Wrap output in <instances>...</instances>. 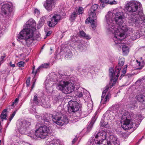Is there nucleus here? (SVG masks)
Wrapping results in <instances>:
<instances>
[{"label": "nucleus", "mask_w": 145, "mask_h": 145, "mask_svg": "<svg viewBox=\"0 0 145 145\" xmlns=\"http://www.w3.org/2000/svg\"><path fill=\"white\" fill-rule=\"evenodd\" d=\"M72 52H71L70 51L69 52V54L68 55V56H71L72 55Z\"/></svg>", "instance_id": "nucleus-61"}, {"label": "nucleus", "mask_w": 145, "mask_h": 145, "mask_svg": "<svg viewBox=\"0 0 145 145\" xmlns=\"http://www.w3.org/2000/svg\"><path fill=\"white\" fill-rule=\"evenodd\" d=\"M106 17L107 32L114 34L113 40L116 44L122 43L121 40L125 37V33L128 30L127 26L123 25V13L118 12L114 14L112 12H109Z\"/></svg>", "instance_id": "nucleus-1"}, {"label": "nucleus", "mask_w": 145, "mask_h": 145, "mask_svg": "<svg viewBox=\"0 0 145 145\" xmlns=\"http://www.w3.org/2000/svg\"><path fill=\"white\" fill-rule=\"evenodd\" d=\"M17 110L14 111L12 114L10 116V118L9 119V121H11L12 120V119L15 115Z\"/></svg>", "instance_id": "nucleus-45"}, {"label": "nucleus", "mask_w": 145, "mask_h": 145, "mask_svg": "<svg viewBox=\"0 0 145 145\" xmlns=\"http://www.w3.org/2000/svg\"><path fill=\"white\" fill-rule=\"evenodd\" d=\"M12 5L11 3H7L3 5L1 8V14L2 15H7L12 10Z\"/></svg>", "instance_id": "nucleus-16"}, {"label": "nucleus", "mask_w": 145, "mask_h": 145, "mask_svg": "<svg viewBox=\"0 0 145 145\" xmlns=\"http://www.w3.org/2000/svg\"><path fill=\"white\" fill-rule=\"evenodd\" d=\"M16 125L19 132L24 134L30 130L31 123L25 120H21L18 121Z\"/></svg>", "instance_id": "nucleus-7"}, {"label": "nucleus", "mask_w": 145, "mask_h": 145, "mask_svg": "<svg viewBox=\"0 0 145 145\" xmlns=\"http://www.w3.org/2000/svg\"><path fill=\"white\" fill-rule=\"evenodd\" d=\"M36 79H34V80H33V85H32V86L31 87V90H32L33 88L34 87V86H35V82H36Z\"/></svg>", "instance_id": "nucleus-50"}, {"label": "nucleus", "mask_w": 145, "mask_h": 145, "mask_svg": "<svg viewBox=\"0 0 145 145\" xmlns=\"http://www.w3.org/2000/svg\"><path fill=\"white\" fill-rule=\"evenodd\" d=\"M12 45H13V46H15V44H14V42H13V43H12Z\"/></svg>", "instance_id": "nucleus-63"}, {"label": "nucleus", "mask_w": 145, "mask_h": 145, "mask_svg": "<svg viewBox=\"0 0 145 145\" xmlns=\"http://www.w3.org/2000/svg\"><path fill=\"white\" fill-rule=\"evenodd\" d=\"M110 122H106L103 120H101L100 125L101 126L105 127L106 128H108L110 127L109 124Z\"/></svg>", "instance_id": "nucleus-25"}, {"label": "nucleus", "mask_w": 145, "mask_h": 145, "mask_svg": "<svg viewBox=\"0 0 145 145\" xmlns=\"http://www.w3.org/2000/svg\"><path fill=\"white\" fill-rule=\"evenodd\" d=\"M61 19V16L58 14H55L48 22V25L50 27H54Z\"/></svg>", "instance_id": "nucleus-15"}, {"label": "nucleus", "mask_w": 145, "mask_h": 145, "mask_svg": "<svg viewBox=\"0 0 145 145\" xmlns=\"http://www.w3.org/2000/svg\"><path fill=\"white\" fill-rule=\"evenodd\" d=\"M36 130V135L38 138L44 139L48 136L50 129L47 126L42 125L39 126Z\"/></svg>", "instance_id": "nucleus-10"}, {"label": "nucleus", "mask_w": 145, "mask_h": 145, "mask_svg": "<svg viewBox=\"0 0 145 145\" xmlns=\"http://www.w3.org/2000/svg\"><path fill=\"white\" fill-rule=\"evenodd\" d=\"M7 111V109H5L2 112V113H3V114H6L5 113Z\"/></svg>", "instance_id": "nucleus-58"}, {"label": "nucleus", "mask_w": 145, "mask_h": 145, "mask_svg": "<svg viewBox=\"0 0 145 145\" xmlns=\"http://www.w3.org/2000/svg\"><path fill=\"white\" fill-rule=\"evenodd\" d=\"M137 62V65L139 66H140V68H138V69H141L142 68V67L143 66V65H142L140 62V61H138V60H137L136 61Z\"/></svg>", "instance_id": "nucleus-48"}, {"label": "nucleus", "mask_w": 145, "mask_h": 145, "mask_svg": "<svg viewBox=\"0 0 145 145\" xmlns=\"http://www.w3.org/2000/svg\"><path fill=\"white\" fill-rule=\"evenodd\" d=\"M118 110V108L117 105L113 106L112 107V111H111L114 115H116L117 113Z\"/></svg>", "instance_id": "nucleus-32"}, {"label": "nucleus", "mask_w": 145, "mask_h": 145, "mask_svg": "<svg viewBox=\"0 0 145 145\" xmlns=\"http://www.w3.org/2000/svg\"><path fill=\"white\" fill-rule=\"evenodd\" d=\"M110 94L109 93H108L103 101V103H106L107 101H109V99L110 98Z\"/></svg>", "instance_id": "nucleus-33"}, {"label": "nucleus", "mask_w": 145, "mask_h": 145, "mask_svg": "<svg viewBox=\"0 0 145 145\" xmlns=\"http://www.w3.org/2000/svg\"><path fill=\"white\" fill-rule=\"evenodd\" d=\"M98 5L95 4L92 5L90 9L89 18L90 21L92 24L94 23V21L97 18L96 14L95 12L98 9ZM92 26L93 28L95 27L93 24L92 25Z\"/></svg>", "instance_id": "nucleus-13"}, {"label": "nucleus", "mask_w": 145, "mask_h": 145, "mask_svg": "<svg viewBox=\"0 0 145 145\" xmlns=\"http://www.w3.org/2000/svg\"><path fill=\"white\" fill-rule=\"evenodd\" d=\"M36 118H40V119L41 118H40V116H39H39H38V115H37V116H36Z\"/></svg>", "instance_id": "nucleus-62"}, {"label": "nucleus", "mask_w": 145, "mask_h": 145, "mask_svg": "<svg viewBox=\"0 0 145 145\" xmlns=\"http://www.w3.org/2000/svg\"><path fill=\"white\" fill-rule=\"evenodd\" d=\"M130 22L134 23L136 25L137 24H142L145 25V16H141L140 18L139 15L137 14L134 16L132 15L129 17Z\"/></svg>", "instance_id": "nucleus-11"}, {"label": "nucleus", "mask_w": 145, "mask_h": 145, "mask_svg": "<svg viewBox=\"0 0 145 145\" xmlns=\"http://www.w3.org/2000/svg\"><path fill=\"white\" fill-rule=\"evenodd\" d=\"M49 86L48 84H45V88L46 90H49L48 88V86Z\"/></svg>", "instance_id": "nucleus-55"}, {"label": "nucleus", "mask_w": 145, "mask_h": 145, "mask_svg": "<svg viewBox=\"0 0 145 145\" xmlns=\"http://www.w3.org/2000/svg\"><path fill=\"white\" fill-rule=\"evenodd\" d=\"M51 33V32L50 31L48 32L46 34V36H49L50 35Z\"/></svg>", "instance_id": "nucleus-56"}, {"label": "nucleus", "mask_w": 145, "mask_h": 145, "mask_svg": "<svg viewBox=\"0 0 145 145\" xmlns=\"http://www.w3.org/2000/svg\"><path fill=\"white\" fill-rule=\"evenodd\" d=\"M61 107V106H59L58 107V109L59 110V109Z\"/></svg>", "instance_id": "nucleus-64"}, {"label": "nucleus", "mask_w": 145, "mask_h": 145, "mask_svg": "<svg viewBox=\"0 0 145 145\" xmlns=\"http://www.w3.org/2000/svg\"><path fill=\"white\" fill-rule=\"evenodd\" d=\"M24 134H27L31 138L34 139H37L38 138L37 136L36 135V130H35V132L33 131H31L30 132H28V131H27V132Z\"/></svg>", "instance_id": "nucleus-20"}, {"label": "nucleus", "mask_w": 145, "mask_h": 145, "mask_svg": "<svg viewBox=\"0 0 145 145\" xmlns=\"http://www.w3.org/2000/svg\"><path fill=\"white\" fill-rule=\"evenodd\" d=\"M52 120L56 124L61 126L69 122L66 116L61 113L60 111L53 115Z\"/></svg>", "instance_id": "nucleus-8"}, {"label": "nucleus", "mask_w": 145, "mask_h": 145, "mask_svg": "<svg viewBox=\"0 0 145 145\" xmlns=\"http://www.w3.org/2000/svg\"><path fill=\"white\" fill-rule=\"evenodd\" d=\"M116 115H114V114H113L112 112L108 114L106 117L107 120H108V122H111V120H113L114 119V116Z\"/></svg>", "instance_id": "nucleus-24"}, {"label": "nucleus", "mask_w": 145, "mask_h": 145, "mask_svg": "<svg viewBox=\"0 0 145 145\" xmlns=\"http://www.w3.org/2000/svg\"><path fill=\"white\" fill-rule=\"evenodd\" d=\"M34 12L37 15L39 14H40V12L37 9H35Z\"/></svg>", "instance_id": "nucleus-52"}, {"label": "nucleus", "mask_w": 145, "mask_h": 145, "mask_svg": "<svg viewBox=\"0 0 145 145\" xmlns=\"http://www.w3.org/2000/svg\"><path fill=\"white\" fill-rule=\"evenodd\" d=\"M7 117V114H3L1 113L0 116V120L2 119V121H3V120L6 119Z\"/></svg>", "instance_id": "nucleus-41"}, {"label": "nucleus", "mask_w": 145, "mask_h": 145, "mask_svg": "<svg viewBox=\"0 0 145 145\" xmlns=\"http://www.w3.org/2000/svg\"><path fill=\"white\" fill-rule=\"evenodd\" d=\"M68 111L70 113H75L77 116H80L82 113L78 103L76 101L70 100L67 105Z\"/></svg>", "instance_id": "nucleus-6"}, {"label": "nucleus", "mask_w": 145, "mask_h": 145, "mask_svg": "<svg viewBox=\"0 0 145 145\" xmlns=\"http://www.w3.org/2000/svg\"><path fill=\"white\" fill-rule=\"evenodd\" d=\"M96 114H95V116L92 117L90 123L88 127L87 131H89L91 129L93 126V124L96 120Z\"/></svg>", "instance_id": "nucleus-21"}, {"label": "nucleus", "mask_w": 145, "mask_h": 145, "mask_svg": "<svg viewBox=\"0 0 145 145\" xmlns=\"http://www.w3.org/2000/svg\"><path fill=\"white\" fill-rule=\"evenodd\" d=\"M102 2V3H108L111 5L116 4H117V2L115 1H113L112 2L110 1L109 0H100Z\"/></svg>", "instance_id": "nucleus-31"}, {"label": "nucleus", "mask_w": 145, "mask_h": 145, "mask_svg": "<svg viewBox=\"0 0 145 145\" xmlns=\"http://www.w3.org/2000/svg\"><path fill=\"white\" fill-rule=\"evenodd\" d=\"M10 65L12 67H14L15 66V64H12V63L11 62H10Z\"/></svg>", "instance_id": "nucleus-54"}, {"label": "nucleus", "mask_w": 145, "mask_h": 145, "mask_svg": "<svg viewBox=\"0 0 145 145\" xmlns=\"http://www.w3.org/2000/svg\"><path fill=\"white\" fill-rule=\"evenodd\" d=\"M80 35L83 38L86 39L87 40H89L91 38V37L90 36L86 35L83 31H80Z\"/></svg>", "instance_id": "nucleus-27"}, {"label": "nucleus", "mask_w": 145, "mask_h": 145, "mask_svg": "<svg viewBox=\"0 0 145 145\" xmlns=\"http://www.w3.org/2000/svg\"><path fill=\"white\" fill-rule=\"evenodd\" d=\"M35 69V66L34 65H33V70H32V73L33 74H35V75H36V74L38 72H36V71L35 72L34 71V70Z\"/></svg>", "instance_id": "nucleus-51"}, {"label": "nucleus", "mask_w": 145, "mask_h": 145, "mask_svg": "<svg viewBox=\"0 0 145 145\" xmlns=\"http://www.w3.org/2000/svg\"><path fill=\"white\" fill-rule=\"evenodd\" d=\"M127 65H125V67L123 68V70L122 72L123 74H122L121 75V76L120 77H121L122 76H123L124 74H125L126 73V71L127 70Z\"/></svg>", "instance_id": "nucleus-43"}, {"label": "nucleus", "mask_w": 145, "mask_h": 145, "mask_svg": "<svg viewBox=\"0 0 145 145\" xmlns=\"http://www.w3.org/2000/svg\"><path fill=\"white\" fill-rule=\"evenodd\" d=\"M107 133L105 131L102 130L99 132L95 136V140L96 144L98 145L102 144V141L104 139H106Z\"/></svg>", "instance_id": "nucleus-14"}, {"label": "nucleus", "mask_w": 145, "mask_h": 145, "mask_svg": "<svg viewBox=\"0 0 145 145\" xmlns=\"http://www.w3.org/2000/svg\"><path fill=\"white\" fill-rule=\"evenodd\" d=\"M78 50L81 52H84L87 49L86 46L84 45H83L81 43H80L77 46Z\"/></svg>", "instance_id": "nucleus-22"}, {"label": "nucleus", "mask_w": 145, "mask_h": 145, "mask_svg": "<svg viewBox=\"0 0 145 145\" xmlns=\"http://www.w3.org/2000/svg\"><path fill=\"white\" fill-rule=\"evenodd\" d=\"M106 91H103L102 93L101 99V103H102V101L103 100V99L106 94Z\"/></svg>", "instance_id": "nucleus-46"}, {"label": "nucleus", "mask_w": 145, "mask_h": 145, "mask_svg": "<svg viewBox=\"0 0 145 145\" xmlns=\"http://www.w3.org/2000/svg\"><path fill=\"white\" fill-rule=\"evenodd\" d=\"M53 115L51 114H48L45 113L44 114L43 117H42V120L44 121V123L45 122H49L52 118H53Z\"/></svg>", "instance_id": "nucleus-19"}, {"label": "nucleus", "mask_w": 145, "mask_h": 145, "mask_svg": "<svg viewBox=\"0 0 145 145\" xmlns=\"http://www.w3.org/2000/svg\"><path fill=\"white\" fill-rule=\"evenodd\" d=\"M35 21L31 19L29 20L24 25V28L20 33L17 37V40L23 39L24 45L28 46L33 42L34 32L36 30Z\"/></svg>", "instance_id": "nucleus-2"}, {"label": "nucleus", "mask_w": 145, "mask_h": 145, "mask_svg": "<svg viewBox=\"0 0 145 145\" xmlns=\"http://www.w3.org/2000/svg\"><path fill=\"white\" fill-rule=\"evenodd\" d=\"M96 22V20H95L94 21V23H93V24L94 25V26H95V27H93L92 26V25H93V24H92V23H91V21H90V18H89V19L88 20V18L85 21V23L86 24H87L88 23H89L90 22L91 24V27H92V28L93 29H94L95 28V27H96V25H95V22Z\"/></svg>", "instance_id": "nucleus-38"}, {"label": "nucleus", "mask_w": 145, "mask_h": 145, "mask_svg": "<svg viewBox=\"0 0 145 145\" xmlns=\"http://www.w3.org/2000/svg\"><path fill=\"white\" fill-rule=\"evenodd\" d=\"M19 99L18 98H16L15 99L13 103L12 104L8 106L12 108H14V105H16L18 103Z\"/></svg>", "instance_id": "nucleus-37"}, {"label": "nucleus", "mask_w": 145, "mask_h": 145, "mask_svg": "<svg viewBox=\"0 0 145 145\" xmlns=\"http://www.w3.org/2000/svg\"><path fill=\"white\" fill-rule=\"evenodd\" d=\"M125 62V59L123 57H120L118 61V64L119 65V66H117L116 67V68L117 67H121H121L123 66L124 63ZM116 70V69H115Z\"/></svg>", "instance_id": "nucleus-28"}, {"label": "nucleus", "mask_w": 145, "mask_h": 145, "mask_svg": "<svg viewBox=\"0 0 145 145\" xmlns=\"http://www.w3.org/2000/svg\"><path fill=\"white\" fill-rule=\"evenodd\" d=\"M75 93L76 96L79 97H81L83 96V94L82 92H80V91H75Z\"/></svg>", "instance_id": "nucleus-39"}, {"label": "nucleus", "mask_w": 145, "mask_h": 145, "mask_svg": "<svg viewBox=\"0 0 145 145\" xmlns=\"http://www.w3.org/2000/svg\"><path fill=\"white\" fill-rule=\"evenodd\" d=\"M121 70L120 67H117L116 70L114 71L113 69L111 68L109 70V76L110 78V82H112V84H109L107 85L105 88V89L104 91H108L112 87L115 85L116 81L118 79V77L119 76V74Z\"/></svg>", "instance_id": "nucleus-4"}, {"label": "nucleus", "mask_w": 145, "mask_h": 145, "mask_svg": "<svg viewBox=\"0 0 145 145\" xmlns=\"http://www.w3.org/2000/svg\"><path fill=\"white\" fill-rule=\"evenodd\" d=\"M84 12V9L80 7H77L76 8L75 12H73L72 14L71 17L73 19H74L76 16L77 14H82Z\"/></svg>", "instance_id": "nucleus-18"}, {"label": "nucleus", "mask_w": 145, "mask_h": 145, "mask_svg": "<svg viewBox=\"0 0 145 145\" xmlns=\"http://www.w3.org/2000/svg\"><path fill=\"white\" fill-rule=\"evenodd\" d=\"M141 6V4L140 2L134 1H131L126 4L125 9L128 12L132 13L136 12L137 13L130 15L129 17L132 15L135 16L141 14L142 13Z\"/></svg>", "instance_id": "nucleus-3"}, {"label": "nucleus", "mask_w": 145, "mask_h": 145, "mask_svg": "<svg viewBox=\"0 0 145 145\" xmlns=\"http://www.w3.org/2000/svg\"><path fill=\"white\" fill-rule=\"evenodd\" d=\"M136 98L138 101L140 102H143L145 100V96L142 95H137Z\"/></svg>", "instance_id": "nucleus-30"}, {"label": "nucleus", "mask_w": 145, "mask_h": 145, "mask_svg": "<svg viewBox=\"0 0 145 145\" xmlns=\"http://www.w3.org/2000/svg\"><path fill=\"white\" fill-rule=\"evenodd\" d=\"M17 110L14 111L12 114L10 116V118L9 119V121H11L12 120V119L15 115Z\"/></svg>", "instance_id": "nucleus-44"}, {"label": "nucleus", "mask_w": 145, "mask_h": 145, "mask_svg": "<svg viewBox=\"0 0 145 145\" xmlns=\"http://www.w3.org/2000/svg\"><path fill=\"white\" fill-rule=\"evenodd\" d=\"M55 2L52 0H46L44 3V6L48 11H51L55 7Z\"/></svg>", "instance_id": "nucleus-17"}, {"label": "nucleus", "mask_w": 145, "mask_h": 145, "mask_svg": "<svg viewBox=\"0 0 145 145\" xmlns=\"http://www.w3.org/2000/svg\"><path fill=\"white\" fill-rule=\"evenodd\" d=\"M123 53L124 55L127 54L129 52V49L127 46L125 45H123L122 47Z\"/></svg>", "instance_id": "nucleus-26"}, {"label": "nucleus", "mask_w": 145, "mask_h": 145, "mask_svg": "<svg viewBox=\"0 0 145 145\" xmlns=\"http://www.w3.org/2000/svg\"><path fill=\"white\" fill-rule=\"evenodd\" d=\"M57 89L60 91L66 90L74 91V84L71 82L64 81H60L56 86Z\"/></svg>", "instance_id": "nucleus-9"}, {"label": "nucleus", "mask_w": 145, "mask_h": 145, "mask_svg": "<svg viewBox=\"0 0 145 145\" xmlns=\"http://www.w3.org/2000/svg\"><path fill=\"white\" fill-rule=\"evenodd\" d=\"M87 106L88 108V111H91V110L93 108V105L91 103H89L88 104Z\"/></svg>", "instance_id": "nucleus-42"}, {"label": "nucleus", "mask_w": 145, "mask_h": 145, "mask_svg": "<svg viewBox=\"0 0 145 145\" xmlns=\"http://www.w3.org/2000/svg\"><path fill=\"white\" fill-rule=\"evenodd\" d=\"M116 137L112 134L110 135L107 139H104L102 141V144L104 145H119V141Z\"/></svg>", "instance_id": "nucleus-12"}, {"label": "nucleus", "mask_w": 145, "mask_h": 145, "mask_svg": "<svg viewBox=\"0 0 145 145\" xmlns=\"http://www.w3.org/2000/svg\"><path fill=\"white\" fill-rule=\"evenodd\" d=\"M30 78H29L26 80V84L27 87L29 86L30 85Z\"/></svg>", "instance_id": "nucleus-49"}, {"label": "nucleus", "mask_w": 145, "mask_h": 145, "mask_svg": "<svg viewBox=\"0 0 145 145\" xmlns=\"http://www.w3.org/2000/svg\"><path fill=\"white\" fill-rule=\"evenodd\" d=\"M77 138L76 137H75L73 140L72 141V144H74L75 142L77 140Z\"/></svg>", "instance_id": "nucleus-53"}, {"label": "nucleus", "mask_w": 145, "mask_h": 145, "mask_svg": "<svg viewBox=\"0 0 145 145\" xmlns=\"http://www.w3.org/2000/svg\"><path fill=\"white\" fill-rule=\"evenodd\" d=\"M5 56H2L1 57V60L3 61L4 60V58L5 57Z\"/></svg>", "instance_id": "nucleus-59"}, {"label": "nucleus", "mask_w": 145, "mask_h": 145, "mask_svg": "<svg viewBox=\"0 0 145 145\" xmlns=\"http://www.w3.org/2000/svg\"><path fill=\"white\" fill-rule=\"evenodd\" d=\"M50 145H60L59 141L57 139H54L52 141Z\"/></svg>", "instance_id": "nucleus-34"}, {"label": "nucleus", "mask_w": 145, "mask_h": 145, "mask_svg": "<svg viewBox=\"0 0 145 145\" xmlns=\"http://www.w3.org/2000/svg\"><path fill=\"white\" fill-rule=\"evenodd\" d=\"M2 129V126L1 124V121H0V132H1Z\"/></svg>", "instance_id": "nucleus-60"}, {"label": "nucleus", "mask_w": 145, "mask_h": 145, "mask_svg": "<svg viewBox=\"0 0 145 145\" xmlns=\"http://www.w3.org/2000/svg\"><path fill=\"white\" fill-rule=\"evenodd\" d=\"M50 64L48 63H46L42 64L39 66L36 70V72L39 71V69L42 68H47L49 67Z\"/></svg>", "instance_id": "nucleus-23"}, {"label": "nucleus", "mask_w": 145, "mask_h": 145, "mask_svg": "<svg viewBox=\"0 0 145 145\" xmlns=\"http://www.w3.org/2000/svg\"><path fill=\"white\" fill-rule=\"evenodd\" d=\"M33 100L34 101V102L35 103V104H38V101H37V96L35 95L34 96Z\"/></svg>", "instance_id": "nucleus-47"}, {"label": "nucleus", "mask_w": 145, "mask_h": 145, "mask_svg": "<svg viewBox=\"0 0 145 145\" xmlns=\"http://www.w3.org/2000/svg\"><path fill=\"white\" fill-rule=\"evenodd\" d=\"M139 33L138 32H136L134 33L132 35L131 39L133 40H135L136 39L140 37Z\"/></svg>", "instance_id": "nucleus-29"}, {"label": "nucleus", "mask_w": 145, "mask_h": 145, "mask_svg": "<svg viewBox=\"0 0 145 145\" xmlns=\"http://www.w3.org/2000/svg\"><path fill=\"white\" fill-rule=\"evenodd\" d=\"M45 19V18L44 17H41L40 18L39 22V24L40 26H41L44 24Z\"/></svg>", "instance_id": "nucleus-35"}, {"label": "nucleus", "mask_w": 145, "mask_h": 145, "mask_svg": "<svg viewBox=\"0 0 145 145\" xmlns=\"http://www.w3.org/2000/svg\"><path fill=\"white\" fill-rule=\"evenodd\" d=\"M24 62L22 61H20L18 63L17 65L20 67H24Z\"/></svg>", "instance_id": "nucleus-40"}, {"label": "nucleus", "mask_w": 145, "mask_h": 145, "mask_svg": "<svg viewBox=\"0 0 145 145\" xmlns=\"http://www.w3.org/2000/svg\"><path fill=\"white\" fill-rule=\"evenodd\" d=\"M141 115H138L137 116V118H138V119H139V120H141L140 118H141Z\"/></svg>", "instance_id": "nucleus-57"}, {"label": "nucleus", "mask_w": 145, "mask_h": 145, "mask_svg": "<svg viewBox=\"0 0 145 145\" xmlns=\"http://www.w3.org/2000/svg\"><path fill=\"white\" fill-rule=\"evenodd\" d=\"M72 91H63V93L68 94V95H67L66 96V98L67 99H69L70 98L69 97H72V96H71V95H72L71 93H72Z\"/></svg>", "instance_id": "nucleus-36"}, {"label": "nucleus", "mask_w": 145, "mask_h": 145, "mask_svg": "<svg viewBox=\"0 0 145 145\" xmlns=\"http://www.w3.org/2000/svg\"><path fill=\"white\" fill-rule=\"evenodd\" d=\"M131 118L129 112H127L123 114L121 120V125L124 130H128L133 127V122L130 121Z\"/></svg>", "instance_id": "nucleus-5"}]
</instances>
